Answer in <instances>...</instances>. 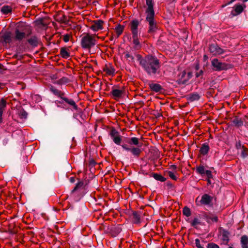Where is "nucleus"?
I'll use <instances>...</instances> for the list:
<instances>
[{
    "mask_svg": "<svg viewBox=\"0 0 248 248\" xmlns=\"http://www.w3.org/2000/svg\"><path fill=\"white\" fill-rule=\"evenodd\" d=\"M140 64L150 75H154L158 72L160 65L158 60L152 56H147L140 61Z\"/></svg>",
    "mask_w": 248,
    "mask_h": 248,
    "instance_id": "nucleus-1",
    "label": "nucleus"
},
{
    "mask_svg": "<svg viewBox=\"0 0 248 248\" xmlns=\"http://www.w3.org/2000/svg\"><path fill=\"white\" fill-rule=\"evenodd\" d=\"M147 8L146 10L147 21L149 23V32L151 33L155 31L157 29L156 23L155 21V11L154 10V4L152 0H146Z\"/></svg>",
    "mask_w": 248,
    "mask_h": 248,
    "instance_id": "nucleus-2",
    "label": "nucleus"
},
{
    "mask_svg": "<svg viewBox=\"0 0 248 248\" xmlns=\"http://www.w3.org/2000/svg\"><path fill=\"white\" fill-rule=\"evenodd\" d=\"M95 34H85L81 40V46L83 48L90 49L96 44Z\"/></svg>",
    "mask_w": 248,
    "mask_h": 248,
    "instance_id": "nucleus-3",
    "label": "nucleus"
},
{
    "mask_svg": "<svg viewBox=\"0 0 248 248\" xmlns=\"http://www.w3.org/2000/svg\"><path fill=\"white\" fill-rule=\"evenodd\" d=\"M211 64L215 71H221L228 68L227 64L220 62L217 59H214L211 62Z\"/></svg>",
    "mask_w": 248,
    "mask_h": 248,
    "instance_id": "nucleus-4",
    "label": "nucleus"
},
{
    "mask_svg": "<svg viewBox=\"0 0 248 248\" xmlns=\"http://www.w3.org/2000/svg\"><path fill=\"white\" fill-rule=\"evenodd\" d=\"M109 135L116 144L121 145L122 139L118 131L114 128H112L109 132Z\"/></svg>",
    "mask_w": 248,
    "mask_h": 248,
    "instance_id": "nucleus-5",
    "label": "nucleus"
},
{
    "mask_svg": "<svg viewBox=\"0 0 248 248\" xmlns=\"http://www.w3.org/2000/svg\"><path fill=\"white\" fill-rule=\"evenodd\" d=\"M113 98L118 100L121 98L124 93V89H119L116 87H113L110 92Z\"/></svg>",
    "mask_w": 248,
    "mask_h": 248,
    "instance_id": "nucleus-6",
    "label": "nucleus"
},
{
    "mask_svg": "<svg viewBox=\"0 0 248 248\" xmlns=\"http://www.w3.org/2000/svg\"><path fill=\"white\" fill-rule=\"evenodd\" d=\"M104 21L101 20H96L93 21L90 29L93 31H98L103 29Z\"/></svg>",
    "mask_w": 248,
    "mask_h": 248,
    "instance_id": "nucleus-7",
    "label": "nucleus"
},
{
    "mask_svg": "<svg viewBox=\"0 0 248 248\" xmlns=\"http://www.w3.org/2000/svg\"><path fill=\"white\" fill-rule=\"evenodd\" d=\"M121 146L124 150L127 151H130L133 155L136 157H139L141 152L140 148H129L128 145L125 144L122 145Z\"/></svg>",
    "mask_w": 248,
    "mask_h": 248,
    "instance_id": "nucleus-8",
    "label": "nucleus"
},
{
    "mask_svg": "<svg viewBox=\"0 0 248 248\" xmlns=\"http://www.w3.org/2000/svg\"><path fill=\"white\" fill-rule=\"evenodd\" d=\"M210 52L214 55H218L224 53L223 49L215 44L211 45L209 47Z\"/></svg>",
    "mask_w": 248,
    "mask_h": 248,
    "instance_id": "nucleus-9",
    "label": "nucleus"
},
{
    "mask_svg": "<svg viewBox=\"0 0 248 248\" xmlns=\"http://www.w3.org/2000/svg\"><path fill=\"white\" fill-rule=\"evenodd\" d=\"M103 72L107 76L113 77L115 74V69L111 64L106 65L103 68Z\"/></svg>",
    "mask_w": 248,
    "mask_h": 248,
    "instance_id": "nucleus-10",
    "label": "nucleus"
},
{
    "mask_svg": "<svg viewBox=\"0 0 248 248\" xmlns=\"http://www.w3.org/2000/svg\"><path fill=\"white\" fill-rule=\"evenodd\" d=\"M213 199V197L205 194L202 196L200 202L202 204L209 205L212 202Z\"/></svg>",
    "mask_w": 248,
    "mask_h": 248,
    "instance_id": "nucleus-11",
    "label": "nucleus"
},
{
    "mask_svg": "<svg viewBox=\"0 0 248 248\" xmlns=\"http://www.w3.org/2000/svg\"><path fill=\"white\" fill-rule=\"evenodd\" d=\"M246 7V5H242L240 4L236 5L234 6V9L233 11H232L231 14L233 16H237L241 14L244 10V9Z\"/></svg>",
    "mask_w": 248,
    "mask_h": 248,
    "instance_id": "nucleus-12",
    "label": "nucleus"
},
{
    "mask_svg": "<svg viewBox=\"0 0 248 248\" xmlns=\"http://www.w3.org/2000/svg\"><path fill=\"white\" fill-rule=\"evenodd\" d=\"M139 22L137 20H133L130 24V28L132 35L138 34V27L139 26Z\"/></svg>",
    "mask_w": 248,
    "mask_h": 248,
    "instance_id": "nucleus-13",
    "label": "nucleus"
},
{
    "mask_svg": "<svg viewBox=\"0 0 248 248\" xmlns=\"http://www.w3.org/2000/svg\"><path fill=\"white\" fill-rule=\"evenodd\" d=\"M25 37L26 33L24 32L19 31L18 29H16L15 35V39L16 40L20 41L25 38Z\"/></svg>",
    "mask_w": 248,
    "mask_h": 248,
    "instance_id": "nucleus-14",
    "label": "nucleus"
},
{
    "mask_svg": "<svg viewBox=\"0 0 248 248\" xmlns=\"http://www.w3.org/2000/svg\"><path fill=\"white\" fill-rule=\"evenodd\" d=\"M10 134L5 132L3 134H0V139L2 138V144L3 145H6L9 141Z\"/></svg>",
    "mask_w": 248,
    "mask_h": 248,
    "instance_id": "nucleus-15",
    "label": "nucleus"
},
{
    "mask_svg": "<svg viewBox=\"0 0 248 248\" xmlns=\"http://www.w3.org/2000/svg\"><path fill=\"white\" fill-rule=\"evenodd\" d=\"M50 91L56 96L62 98L64 96V93L62 92L61 91L57 89L55 87L53 86L50 87Z\"/></svg>",
    "mask_w": 248,
    "mask_h": 248,
    "instance_id": "nucleus-16",
    "label": "nucleus"
},
{
    "mask_svg": "<svg viewBox=\"0 0 248 248\" xmlns=\"http://www.w3.org/2000/svg\"><path fill=\"white\" fill-rule=\"evenodd\" d=\"M6 107V102L3 99L0 101V123L2 122V114Z\"/></svg>",
    "mask_w": 248,
    "mask_h": 248,
    "instance_id": "nucleus-17",
    "label": "nucleus"
},
{
    "mask_svg": "<svg viewBox=\"0 0 248 248\" xmlns=\"http://www.w3.org/2000/svg\"><path fill=\"white\" fill-rule=\"evenodd\" d=\"M209 149V145L207 143H204L202 145L200 150V152L201 155H204L208 154Z\"/></svg>",
    "mask_w": 248,
    "mask_h": 248,
    "instance_id": "nucleus-18",
    "label": "nucleus"
},
{
    "mask_svg": "<svg viewBox=\"0 0 248 248\" xmlns=\"http://www.w3.org/2000/svg\"><path fill=\"white\" fill-rule=\"evenodd\" d=\"M240 243L242 248H248V236L243 235L241 237Z\"/></svg>",
    "mask_w": 248,
    "mask_h": 248,
    "instance_id": "nucleus-19",
    "label": "nucleus"
},
{
    "mask_svg": "<svg viewBox=\"0 0 248 248\" xmlns=\"http://www.w3.org/2000/svg\"><path fill=\"white\" fill-rule=\"evenodd\" d=\"M60 54L63 58H68L70 56L69 49L65 47H62L60 50Z\"/></svg>",
    "mask_w": 248,
    "mask_h": 248,
    "instance_id": "nucleus-20",
    "label": "nucleus"
},
{
    "mask_svg": "<svg viewBox=\"0 0 248 248\" xmlns=\"http://www.w3.org/2000/svg\"><path fill=\"white\" fill-rule=\"evenodd\" d=\"M62 99L66 103L68 104L69 105L72 106L75 109H77L78 106L76 105L75 102L73 99H68L66 97H62Z\"/></svg>",
    "mask_w": 248,
    "mask_h": 248,
    "instance_id": "nucleus-21",
    "label": "nucleus"
},
{
    "mask_svg": "<svg viewBox=\"0 0 248 248\" xmlns=\"http://www.w3.org/2000/svg\"><path fill=\"white\" fill-rule=\"evenodd\" d=\"M1 12L4 15L10 13L12 11V8L8 5H4L0 8Z\"/></svg>",
    "mask_w": 248,
    "mask_h": 248,
    "instance_id": "nucleus-22",
    "label": "nucleus"
},
{
    "mask_svg": "<svg viewBox=\"0 0 248 248\" xmlns=\"http://www.w3.org/2000/svg\"><path fill=\"white\" fill-rule=\"evenodd\" d=\"M2 37L3 41L6 43H9L11 41V34L10 32L4 33Z\"/></svg>",
    "mask_w": 248,
    "mask_h": 248,
    "instance_id": "nucleus-23",
    "label": "nucleus"
},
{
    "mask_svg": "<svg viewBox=\"0 0 248 248\" xmlns=\"http://www.w3.org/2000/svg\"><path fill=\"white\" fill-rule=\"evenodd\" d=\"M150 89L155 92H159L161 89V86L156 83H152L150 84Z\"/></svg>",
    "mask_w": 248,
    "mask_h": 248,
    "instance_id": "nucleus-24",
    "label": "nucleus"
},
{
    "mask_svg": "<svg viewBox=\"0 0 248 248\" xmlns=\"http://www.w3.org/2000/svg\"><path fill=\"white\" fill-rule=\"evenodd\" d=\"M28 42L32 46H36L38 45V39L35 36H32L29 39Z\"/></svg>",
    "mask_w": 248,
    "mask_h": 248,
    "instance_id": "nucleus-25",
    "label": "nucleus"
},
{
    "mask_svg": "<svg viewBox=\"0 0 248 248\" xmlns=\"http://www.w3.org/2000/svg\"><path fill=\"white\" fill-rule=\"evenodd\" d=\"M200 96L197 93L190 94L187 97V99L191 102L199 100Z\"/></svg>",
    "mask_w": 248,
    "mask_h": 248,
    "instance_id": "nucleus-26",
    "label": "nucleus"
},
{
    "mask_svg": "<svg viewBox=\"0 0 248 248\" xmlns=\"http://www.w3.org/2000/svg\"><path fill=\"white\" fill-rule=\"evenodd\" d=\"M166 173L169 176V177L173 180H177L178 177L176 176L177 172H173L172 171H166Z\"/></svg>",
    "mask_w": 248,
    "mask_h": 248,
    "instance_id": "nucleus-27",
    "label": "nucleus"
},
{
    "mask_svg": "<svg viewBox=\"0 0 248 248\" xmlns=\"http://www.w3.org/2000/svg\"><path fill=\"white\" fill-rule=\"evenodd\" d=\"M132 38H133V43L135 45V46L140 47V41L139 40L138 35V34L132 35Z\"/></svg>",
    "mask_w": 248,
    "mask_h": 248,
    "instance_id": "nucleus-28",
    "label": "nucleus"
},
{
    "mask_svg": "<svg viewBox=\"0 0 248 248\" xmlns=\"http://www.w3.org/2000/svg\"><path fill=\"white\" fill-rule=\"evenodd\" d=\"M115 31L117 34V37H118L123 32L124 30V27L121 25H118L115 27Z\"/></svg>",
    "mask_w": 248,
    "mask_h": 248,
    "instance_id": "nucleus-29",
    "label": "nucleus"
},
{
    "mask_svg": "<svg viewBox=\"0 0 248 248\" xmlns=\"http://www.w3.org/2000/svg\"><path fill=\"white\" fill-rule=\"evenodd\" d=\"M196 171L197 173L203 175L205 174V169L204 167L203 166H200L196 168Z\"/></svg>",
    "mask_w": 248,
    "mask_h": 248,
    "instance_id": "nucleus-30",
    "label": "nucleus"
},
{
    "mask_svg": "<svg viewBox=\"0 0 248 248\" xmlns=\"http://www.w3.org/2000/svg\"><path fill=\"white\" fill-rule=\"evenodd\" d=\"M128 143L130 144L138 145L139 144V140L136 137H132L130 139V141Z\"/></svg>",
    "mask_w": 248,
    "mask_h": 248,
    "instance_id": "nucleus-31",
    "label": "nucleus"
},
{
    "mask_svg": "<svg viewBox=\"0 0 248 248\" xmlns=\"http://www.w3.org/2000/svg\"><path fill=\"white\" fill-rule=\"evenodd\" d=\"M84 185V183L82 181H79L78 182L76 186L74 187V188L72 190L71 192L73 193L78 189L82 187Z\"/></svg>",
    "mask_w": 248,
    "mask_h": 248,
    "instance_id": "nucleus-32",
    "label": "nucleus"
},
{
    "mask_svg": "<svg viewBox=\"0 0 248 248\" xmlns=\"http://www.w3.org/2000/svg\"><path fill=\"white\" fill-rule=\"evenodd\" d=\"M217 220H218V218L216 216H208L207 217V221L208 222H217Z\"/></svg>",
    "mask_w": 248,
    "mask_h": 248,
    "instance_id": "nucleus-33",
    "label": "nucleus"
},
{
    "mask_svg": "<svg viewBox=\"0 0 248 248\" xmlns=\"http://www.w3.org/2000/svg\"><path fill=\"white\" fill-rule=\"evenodd\" d=\"M183 214L188 217L191 215V211L189 208L187 207H185L183 210Z\"/></svg>",
    "mask_w": 248,
    "mask_h": 248,
    "instance_id": "nucleus-34",
    "label": "nucleus"
},
{
    "mask_svg": "<svg viewBox=\"0 0 248 248\" xmlns=\"http://www.w3.org/2000/svg\"><path fill=\"white\" fill-rule=\"evenodd\" d=\"M154 177L157 180L160 181L161 182H164L165 180V179L164 177L160 174H158L157 173H155L154 174Z\"/></svg>",
    "mask_w": 248,
    "mask_h": 248,
    "instance_id": "nucleus-35",
    "label": "nucleus"
},
{
    "mask_svg": "<svg viewBox=\"0 0 248 248\" xmlns=\"http://www.w3.org/2000/svg\"><path fill=\"white\" fill-rule=\"evenodd\" d=\"M133 218L134 221L136 223H138L140 222V215L136 212H134L133 214Z\"/></svg>",
    "mask_w": 248,
    "mask_h": 248,
    "instance_id": "nucleus-36",
    "label": "nucleus"
},
{
    "mask_svg": "<svg viewBox=\"0 0 248 248\" xmlns=\"http://www.w3.org/2000/svg\"><path fill=\"white\" fill-rule=\"evenodd\" d=\"M241 155L244 158L248 155V150L246 148H244V146L242 147Z\"/></svg>",
    "mask_w": 248,
    "mask_h": 248,
    "instance_id": "nucleus-37",
    "label": "nucleus"
},
{
    "mask_svg": "<svg viewBox=\"0 0 248 248\" xmlns=\"http://www.w3.org/2000/svg\"><path fill=\"white\" fill-rule=\"evenodd\" d=\"M125 57L129 62H133L134 61V57L132 55L130 54L129 53H126L125 55Z\"/></svg>",
    "mask_w": 248,
    "mask_h": 248,
    "instance_id": "nucleus-38",
    "label": "nucleus"
},
{
    "mask_svg": "<svg viewBox=\"0 0 248 248\" xmlns=\"http://www.w3.org/2000/svg\"><path fill=\"white\" fill-rule=\"evenodd\" d=\"M200 223V220L198 218H194L191 222V225L192 226H196V225Z\"/></svg>",
    "mask_w": 248,
    "mask_h": 248,
    "instance_id": "nucleus-39",
    "label": "nucleus"
},
{
    "mask_svg": "<svg viewBox=\"0 0 248 248\" xmlns=\"http://www.w3.org/2000/svg\"><path fill=\"white\" fill-rule=\"evenodd\" d=\"M71 37V36L69 34L67 33L64 34L63 36V40L65 42H68L69 41Z\"/></svg>",
    "mask_w": 248,
    "mask_h": 248,
    "instance_id": "nucleus-40",
    "label": "nucleus"
},
{
    "mask_svg": "<svg viewBox=\"0 0 248 248\" xmlns=\"http://www.w3.org/2000/svg\"><path fill=\"white\" fill-rule=\"evenodd\" d=\"M207 248H219V247L216 244L210 243L208 244Z\"/></svg>",
    "mask_w": 248,
    "mask_h": 248,
    "instance_id": "nucleus-41",
    "label": "nucleus"
},
{
    "mask_svg": "<svg viewBox=\"0 0 248 248\" xmlns=\"http://www.w3.org/2000/svg\"><path fill=\"white\" fill-rule=\"evenodd\" d=\"M177 167L176 165H172L169 167V170H168L167 171H172L173 172H177Z\"/></svg>",
    "mask_w": 248,
    "mask_h": 248,
    "instance_id": "nucleus-42",
    "label": "nucleus"
},
{
    "mask_svg": "<svg viewBox=\"0 0 248 248\" xmlns=\"http://www.w3.org/2000/svg\"><path fill=\"white\" fill-rule=\"evenodd\" d=\"M228 234L229 233L226 231H224L223 233V239L227 242L229 241Z\"/></svg>",
    "mask_w": 248,
    "mask_h": 248,
    "instance_id": "nucleus-43",
    "label": "nucleus"
},
{
    "mask_svg": "<svg viewBox=\"0 0 248 248\" xmlns=\"http://www.w3.org/2000/svg\"><path fill=\"white\" fill-rule=\"evenodd\" d=\"M195 245L198 248H204V247L201 245L200 241L199 239H195Z\"/></svg>",
    "mask_w": 248,
    "mask_h": 248,
    "instance_id": "nucleus-44",
    "label": "nucleus"
},
{
    "mask_svg": "<svg viewBox=\"0 0 248 248\" xmlns=\"http://www.w3.org/2000/svg\"><path fill=\"white\" fill-rule=\"evenodd\" d=\"M67 82V79L65 78H62L58 81V84H63Z\"/></svg>",
    "mask_w": 248,
    "mask_h": 248,
    "instance_id": "nucleus-45",
    "label": "nucleus"
},
{
    "mask_svg": "<svg viewBox=\"0 0 248 248\" xmlns=\"http://www.w3.org/2000/svg\"><path fill=\"white\" fill-rule=\"evenodd\" d=\"M205 174H206V176L208 177V179H210L212 177V172L209 170H205Z\"/></svg>",
    "mask_w": 248,
    "mask_h": 248,
    "instance_id": "nucleus-46",
    "label": "nucleus"
},
{
    "mask_svg": "<svg viewBox=\"0 0 248 248\" xmlns=\"http://www.w3.org/2000/svg\"><path fill=\"white\" fill-rule=\"evenodd\" d=\"M241 144L240 142H237L236 144V147L237 149H239V148H240L241 149H242L241 148Z\"/></svg>",
    "mask_w": 248,
    "mask_h": 248,
    "instance_id": "nucleus-47",
    "label": "nucleus"
},
{
    "mask_svg": "<svg viewBox=\"0 0 248 248\" xmlns=\"http://www.w3.org/2000/svg\"><path fill=\"white\" fill-rule=\"evenodd\" d=\"M70 182L72 183H73L75 182V178L73 177H71L70 178Z\"/></svg>",
    "mask_w": 248,
    "mask_h": 248,
    "instance_id": "nucleus-48",
    "label": "nucleus"
},
{
    "mask_svg": "<svg viewBox=\"0 0 248 248\" xmlns=\"http://www.w3.org/2000/svg\"><path fill=\"white\" fill-rule=\"evenodd\" d=\"M24 117H26L27 113L25 111H23L21 114Z\"/></svg>",
    "mask_w": 248,
    "mask_h": 248,
    "instance_id": "nucleus-49",
    "label": "nucleus"
},
{
    "mask_svg": "<svg viewBox=\"0 0 248 248\" xmlns=\"http://www.w3.org/2000/svg\"><path fill=\"white\" fill-rule=\"evenodd\" d=\"M234 122L236 124H237V125H240L241 124H242V122H236L235 121H234Z\"/></svg>",
    "mask_w": 248,
    "mask_h": 248,
    "instance_id": "nucleus-50",
    "label": "nucleus"
},
{
    "mask_svg": "<svg viewBox=\"0 0 248 248\" xmlns=\"http://www.w3.org/2000/svg\"><path fill=\"white\" fill-rule=\"evenodd\" d=\"M230 4H228V3L225 4H223L221 6V8H224L225 7H226L227 5H229Z\"/></svg>",
    "mask_w": 248,
    "mask_h": 248,
    "instance_id": "nucleus-51",
    "label": "nucleus"
},
{
    "mask_svg": "<svg viewBox=\"0 0 248 248\" xmlns=\"http://www.w3.org/2000/svg\"><path fill=\"white\" fill-rule=\"evenodd\" d=\"M236 0H231L230 2H228V4H231L235 1Z\"/></svg>",
    "mask_w": 248,
    "mask_h": 248,
    "instance_id": "nucleus-52",
    "label": "nucleus"
},
{
    "mask_svg": "<svg viewBox=\"0 0 248 248\" xmlns=\"http://www.w3.org/2000/svg\"><path fill=\"white\" fill-rule=\"evenodd\" d=\"M208 183H210V179H208Z\"/></svg>",
    "mask_w": 248,
    "mask_h": 248,
    "instance_id": "nucleus-53",
    "label": "nucleus"
},
{
    "mask_svg": "<svg viewBox=\"0 0 248 248\" xmlns=\"http://www.w3.org/2000/svg\"><path fill=\"white\" fill-rule=\"evenodd\" d=\"M248 1V0H243V1H244V2H247V1Z\"/></svg>",
    "mask_w": 248,
    "mask_h": 248,
    "instance_id": "nucleus-54",
    "label": "nucleus"
},
{
    "mask_svg": "<svg viewBox=\"0 0 248 248\" xmlns=\"http://www.w3.org/2000/svg\"><path fill=\"white\" fill-rule=\"evenodd\" d=\"M228 248H233L232 247H229Z\"/></svg>",
    "mask_w": 248,
    "mask_h": 248,
    "instance_id": "nucleus-55",
    "label": "nucleus"
},
{
    "mask_svg": "<svg viewBox=\"0 0 248 248\" xmlns=\"http://www.w3.org/2000/svg\"><path fill=\"white\" fill-rule=\"evenodd\" d=\"M0 85H1V83H0Z\"/></svg>",
    "mask_w": 248,
    "mask_h": 248,
    "instance_id": "nucleus-56",
    "label": "nucleus"
}]
</instances>
